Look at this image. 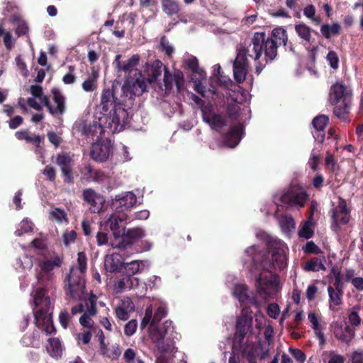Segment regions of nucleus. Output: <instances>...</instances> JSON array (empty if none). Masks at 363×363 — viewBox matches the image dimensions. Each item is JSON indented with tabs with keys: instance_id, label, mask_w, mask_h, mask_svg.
<instances>
[{
	"instance_id": "obj_1",
	"label": "nucleus",
	"mask_w": 363,
	"mask_h": 363,
	"mask_svg": "<svg viewBox=\"0 0 363 363\" xmlns=\"http://www.w3.org/2000/svg\"><path fill=\"white\" fill-rule=\"evenodd\" d=\"M28 252L40 256L37 259L35 269L38 284L33 295L35 305L33 311L35 325L42 332L49 335L55 331V328L50 312V300L46 294L45 286L52 281L55 270L60 268L63 259L56 253L49 252L46 240L42 237L32 240L28 247Z\"/></svg>"
},
{
	"instance_id": "obj_2",
	"label": "nucleus",
	"mask_w": 363,
	"mask_h": 363,
	"mask_svg": "<svg viewBox=\"0 0 363 363\" xmlns=\"http://www.w3.org/2000/svg\"><path fill=\"white\" fill-rule=\"evenodd\" d=\"M128 121L127 111L116 104L113 92L107 89L103 90L101 103L97 107L95 119L92 123H83L79 130L87 138L98 139L106 131L111 133L123 130Z\"/></svg>"
},
{
	"instance_id": "obj_3",
	"label": "nucleus",
	"mask_w": 363,
	"mask_h": 363,
	"mask_svg": "<svg viewBox=\"0 0 363 363\" xmlns=\"http://www.w3.org/2000/svg\"><path fill=\"white\" fill-rule=\"evenodd\" d=\"M262 236L267 242L270 250V259L266 257L264 252L257 251L256 247L253 245L247 248L245 252L247 257V259L245 260V264H247V262H251V264L255 265L258 271L260 269L269 270L273 268L281 270L286 268L287 266L286 244L277 238L267 235L264 233H262Z\"/></svg>"
},
{
	"instance_id": "obj_4",
	"label": "nucleus",
	"mask_w": 363,
	"mask_h": 363,
	"mask_svg": "<svg viewBox=\"0 0 363 363\" xmlns=\"http://www.w3.org/2000/svg\"><path fill=\"white\" fill-rule=\"evenodd\" d=\"M244 309L242 315L238 319L236 333L233 342V349L242 352L249 363H257L258 360L265 359L271 349L268 344L259 341L257 343L245 341V335L252 327V316L247 314Z\"/></svg>"
},
{
	"instance_id": "obj_5",
	"label": "nucleus",
	"mask_w": 363,
	"mask_h": 363,
	"mask_svg": "<svg viewBox=\"0 0 363 363\" xmlns=\"http://www.w3.org/2000/svg\"><path fill=\"white\" fill-rule=\"evenodd\" d=\"M149 325L150 337L156 343L158 351L156 363H169L167 359L173 356L176 350L172 340V333L174 331L172 323L166 320L160 328L153 322H150Z\"/></svg>"
},
{
	"instance_id": "obj_6",
	"label": "nucleus",
	"mask_w": 363,
	"mask_h": 363,
	"mask_svg": "<svg viewBox=\"0 0 363 363\" xmlns=\"http://www.w3.org/2000/svg\"><path fill=\"white\" fill-rule=\"evenodd\" d=\"M86 256L83 252L78 253L77 264L73 266L67 279L65 291L74 300L88 301L85 291L84 274L86 271Z\"/></svg>"
},
{
	"instance_id": "obj_7",
	"label": "nucleus",
	"mask_w": 363,
	"mask_h": 363,
	"mask_svg": "<svg viewBox=\"0 0 363 363\" xmlns=\"http://www.w3.org/2000/svg\"><path fill=\"white\" fill-rule=\"evenodd\" d=\"M264 43V33H255L252 43L247 47L240 48L237 56L250 63V60L255 62L256 73L259 74L267 63V59L259 60Z\"/></svg>"
},
{
	"instance_id": "obj_8",
	"label": "nucleus",
	"mask_w": 363,
	"mask_h": 363,
	"mask_svg": "<svg viewBox=\"0 0 363 363\" xmlns=\"http://www.w3.org/2000/svg\"><path fill=\"white\" fill-rule=\"evenodd\" d=\"M30 92L34 96L38 97V100L48 108L52 116H62L65 112V97L58 89L53 88L51 91L53 104L49 102L40 86H30Z\"/></svg>"
},
{
	"instance_id": "obj_9",
	"label": "nucleus",
	"mask_w": 363,
	"mask_h": 363,
	"mask_svg": "<svg viewBox=\"0 0 363 363\" xmlns=\"http://www.w3.org/2000/svg\"><path fill=\"white\" fill-rule=\"evenodd\" d=\"M252 265V268L250 270L256 276V287L259 294L264 298L274 296L279 289L278 277L270 272L269 270L260 269L258 271L256 269L255 265Z\"/></svg>"
},
{
	"instance_id": "obj_10",
	"label": "nucleus",
	"mask_w": 363,
	"mask_h": 363,
	"mask_svg": "<svg viewBox=\"0 0 363 363\" xmlns=\"http://www.w3.org/2000/svg\"><path fill=\"white\" fill-rule=\"evenodd\" d=\"M308 195L303 188L298 185L290 186L283 193H279L274 196V202L278 205V202L291 207L301 208L304 206Z\"/></svg>"
},
{
	"instance_id": "obj_11",
	"label": "nucleus",
	"mask_w": 363,
	"mask_h": 363,
	"mask_svg": "<svg viewBox=\"0 0 363 363\" xmlns=\"http://www.w3.org/2000/svg\"><path fill=\"white\" fill-rule=\"evenodd\" d=\"M125 220V215L121 216L116 213L110 214L103 218L100 221V230L96 235L98 245H102L108 243V235L105 231L108 229L112 231L115 238L114 242H117L118 238L121 236V234L119 223H123Z\"/></svg>"
},
{
	"instance_id": "obj_12",
	"label": "nucleus",
	"mask_w": 363,
	"mask_h": 363,
	"mask_svg": "<svg viewBox=\"0 0 363 363\" xmlns=\"http://www.w3.org/2000/svg\"><path fill=\"white\" fill-rule=\"evenodd\" d=\"M72 315L82 313L79 318V323L84 328H91L94 325L93 317L97 313L96 297L92 296L84 303H80L71 309Z\"/></svg>"
},
{
	"instance_id": "obj_13",
	"label": "nucleus",
	"mask_w": 363,
	"mask_h": 363,
	"mask_svg": "<svg viewBox=\"0 0 363 363\" xmlns=\"http://www.w3.org/2000/svg\"><path fill=\"white\" fill-rule=\"evenodd\" d=\"M232 294L236 299H238L240 305L243 307L242 312L244 309H246L247 311V314L248 315H251L252 316V313L249 312L247 307V305L255 306L257 308L259 307V303L255 297L251 295L248 287L243 283H236L232 289ZM242 315V313H241L240 317Z\"/></svg>"
},
{
	"instance_id": "obj_14",
	"label": "nucleus",
	"mask_w": 363,
	"mask_h": 363,
	"mask_svg": "<svg viewBox=\"0 0 363 363\" xmlns=\"http://www.w3.org/2000/svg\"><path fill=\"white\" fill-rule=\"evenodd\" d=\"M135 74L138 75L135 78H127L122 86L123 95L129 99L141 95L147 87V82L141 77L140 73L135 71Z\"/></svg>"
},
{
	"instance_id": "obj_15",
	"label": "nucleus",
	"mask_w": 363,
	"mask_h": 363,
	"mask_svg": "<svg viewBox=\"0 0 363 363\" xmlns=\"http://www.w3.org/2000/svg\"><path fill=\"white\" fill-rule=\"evenodd\" d=\"M121 223H119L120 228L121 230V236L118 238L117 242H112L111 245L113 247H118L121 249H125L128 246L133 244L138 240L143 238L145 235L143 229L140 228H135L128 229L125 233L124 232V228Z\"/></svg>"
},
{
	"instance_id": "obj_16",
	"label": "nucleus",
	"mask_w": 363,
	"mask_h": 363,
	"mask_svg": "<svg viewBox=\"0 0 363 363\" xmlns=\"http://www.w3.org/2000/svg\"><path fill=\"white\" fill-rule=\"evenodd\" d=\"M136 196L130 191L124 192L121 194L116 196L115 199L112 201V208L115 210V213L113 214H117L118 216H126V220L128 216L125 213H121L131 208L136 203Z\"/></svg>"
},
{
	"instance_id": "obj_17",
	"label": "nucleus",
	"mask_w": 363,
	"mask_h": 363,
	"mask_svg": "<svg viewBox=\"0 0 363 363\" xmlns=\"http://www.w3.org/2000/svg\"><path fill=\"white\" fill-rule=\"evenodd\" d=\"M333 224V229L337 230L338 225L347 224L350 219V209L347 206L346 201L339 198L337 205L333 208L332 215Z\"/></svg>"
},
{
	"instance_id": "obj_18",
	"label": "nucleus",
	"mask_w": 363,
	"mask_h": 363,
	"mask_svg": "<svg viewBox=\"0 0 363 363\" xmlns=\"http://www.w3.org/2000/svg\"><path fill=\"white\" fill-rule=\"evenodd\" d=\"M112 150L111 141L104 140L92 145L90 155L94 160L104 162L108 160L110 157H113Z\"/></svg>"
},
{
	"instance_id": "obj_19",
	"label": "nucleus",
	"mask_w": 363,
	"mask_h": 363,
	"mask_svg": "<svg viewBox=\"0 0 363 363\" xmlns=\"http://www.w3.org/2000/svg\"><path fill=\"white\" fill-rule=\"evenodd\" d=\"M113 289L116 293H123L130 290H136L142 293L145 287L138 277L126 275L114 281Z\"/></svg>"
},
{
	"instance_id": "obj_20",
	"label": "nucleus",
	"mask_w": 363,
	"mask_h": 363,
	"mask_svg": "<svg viewBox=\"0 0 363 363\" xmlns=\"http://www.w3.org/2000/svg\"><path fill=\"white\" fill-rule=\"evenodd\" d=\"M351 91L342 83L337 82L330 90V101L333 104H350Z\"/></svg>"
},
{
	"instance_id": "obj_21",
	"label": "nucleus",
	"mask_w": 363,
	"mask_h": 363,
	"mask_svg": "<svg viewBox=\"0 0 363 363\" xmlns=\"http://www.w3.org/2000/svg\"><path fill=\"white\" fill-rule=\"evenodd\" d=\"M202 116L203 121L213 129L219 130L225 124L224 118L217 113L216 108L211 104L202 107Z\"/></svg>"
},
{
	"instance_id": "obj_22",
	"label": "nucleus",
	"mask_w": 363,
	"mask_h": 363,
	"mask_svg": "<svg viewBox=\"0 0 363 363\" xmlns=\"http://www.w3.org/2000/svg\"><path fill=\"white\" fill-rule=\"evenodd\" d=\"M84 201L89 206L90 211L93 213H99L103 208L105 199L101 194L96 193L91 189H87L83 192Z\"/></svg>"
},
{
	"instance_id": "obj_23",
	"label": "nucleus",
	"mask_w": 363,
	"mask_h": 363,
	"mask_svg": "<svg viewBox=\"0 0 363 363\" xmlns=\"http://www.w3.org/2000/svg\"><path fill=\"white\" fill-rule=\"evenodd\" d=\"M167 314V308L164 305L160 306L154 316L152 317V307L150 306L147 307L145 313V315L141 322V328H145L150 322L153 323H157L162 318Z\"/></svg>"
},
{
	"instance_id": "obj_24",
	"label": "nucleus",
	"mask_w": 363,
	"mask_h": 363,
	"mask_svg": "<svg viewBox=\"0 0 363 363\" xmlns=\"http://www.w3.org/2000/svg\"><path fill=\"white\" fill-rule=\"evenodd\" d=\"M135 310V304L132 300L125 297L122 299L119 304L115 308L116 317L121 320H126L129 318L130 314Z\"/></svg>"
},
{
	"instance_id": "obj_25",
	"label": "nucleus",
	"mask_w": 363,
	"mask_h": 363,
	"mask_svg": "<svg viewBox=\"0 0 363 363\" xmlns=\"http://www.w3.org/2000/svg\"><path fill=\"white\" fill-rule=\"evenodd\" d=\"M123 259L118 253L108 255L104 259V267L107 272H119L123 267Z\"/></svg>"
},
{
	"instance_id": "obj_26",
	"label": "nucleus",
	"mask_w": 363,
	"mask_h": 363,
	"mask_svg": "<svg viewBox=\"0 0 363 363\" xmlns=\"http://www.w3.org/2000/svg\"><path fill=\"white\" fill-rule=\"evenodd\" d=\"M71 157L67 154L58 155L56 158V163L61 167L65 181L67 183L73 182L71 174Z\"/></svg>"
},
{
	"instance_id": "obj_27",
	"label": "nucleus",
	"mask_w": 363,
	"mask_h": 363,
	"mask_svg": "<svg viewBox=\"0 0 363 363\" xmlns=\"http://www.w3.org/2000/svg\"><path fill=\"white\" fill-rule=\"evenodd\" d=\"M243 135V125L238 124L235 125L225 138L226 146L233 148L240 143Z\"/></svg>"
},
{
	"instance_id": "obj_28",
	"label": "nucleus",
	"mask_w": 363,
	"mask_h": 363,
	"mask_svg": "<svg viewBox=\"0 0 363 363\" xmlns=\"http://www.w3.org/2000/svg\"><path fill=\"white\" fill-rule=\"evenodd\" d=\"M249 62L237 56L233 64V74L235 79L238 82H242L245 79Z\"/></svg>"
},
{
	"instance_id": "obj_29",
	"label": "nucleus",
	"mask_w": 363,
	"mask_h": 363,
	"mask_svg": "<svg viewBox=\"0 0 363 363\" xmlns=\"http://www.w3.org/2000/svg\"><path fill=\"white\" fill-rule=\"evenodd\" d=\"M308 319L311 324L315 336L319 340L320 346L323 347L325 345V339L323 332V327L319 321L318 315L314 312H311L308 315Z\"/></svg>"
},
{
	"instance_id": "obj_30",
	"label": "nucleus",
	"mask_w": 363,
	"mask_h": 363,
	"mask_svg": "<svg viewBox=\"0 0 363 363\" xmlns=\"http://www.w3.org/2000/svg\"><path fill=\"white\" fill-rule=\"evenodd\" d=\"M12 22L16 37L26 36L29 39L30 28L28 23L24 19L16 16L13 17Z\"/></svg>"
},
{
	"instance_id": "obj_31",
	"label": "nucleus",
	"mask_w": 363,
	"mask_h": 363,
	"mask_svg": "<svg viewBox=\"0 0 363 363\" xmlns=\"http://www.w3.org/2000/svg\"><path fill=\"white\" fill-rule=\"evenodd\" d=\"M334 334L338 340L347 343L354 338L355 331L350 326L343 328L342 325H337L334 329Z\"/></svg>"
},
{
	"instance_id": "obj_32",
	"label": "nucleus",
	"mask_w": 363,
	"mask_h": 363,
	"mask_svg": "<svg viewBox=\"0 0 363 363\" xmlns=\"http://www.w3.org/2000/svg\"><path fill=\"white\" fill-rule=\"evenodd\" d=\"M120 58V55H116L113 64L118 71L123 72L131 71L138 64L140 60V57L138 55H134L121 65Z\"/></svg>"
},
{
	"instance_id": "obj_33",
	"label": "nucleus",
	"mask_w": 363,
	"mask_h": 363,
	"mask_svg": "<svg viewBox=\"0 0 363 363\" xmlns=\"http://www.w3.org/2000/svg\"><path fill=\"white\" fill-rule=\"evenodd\" d=\"M150 263L147 261H132L130 262L123 264V268L128 276L134 277L138 272H141L144 267H149Z\"/></svg>"
},
{
	"instance_id": "obj_34",
	"label": "nucleus",
	"mask_w": 363,
	"mask_h": 363,
	"mask_svg": "<svg viewBox=\"0 0 363 363\" xmlns=\"http://www.w3.org/2000/svg\"><path fill=\"white\" fill-rule=\"evenodd\" d=\"M295 32L304 45L310 44L312 38L311 28L307 25L300 23L294 26Z\"/></svg>"
},
{
	"instance_id": "obj_35",
	"label": "nucleus",
	"mask_w": 363,
	"mask_h": 363,
	"mask_svg": "<svg viewBox=\"0 0 363 363\" xmlns=\"http://www.w3.org/2000/svg\"><path fill=\"white\" fill-rule=\"evenodd\" d=\"M48 352L53 357H61L63 352V346L58 338H49L46 345Z\"/></svg>"
},
{
	"instance_id": "obj_36",
	"label": "nucleus",
	"mask_w": 363,
	"mask_h": 363,
	"mask_svg": "<svg viewBox=\"0 0 363 363\" xmlns=\"http://www.w3.org/2000/svg\"><path fill=\"white\" fill-rule=\"evenodd\" d=\"M269 39L273 40L277 45H286L288 41L286 30L281 27L275 28L272 31L271 38Z\"/></svg>"
},
{
	"instance_id": "obj_37",
	"label": "nucleus",
	"mask_w": 363,
	"mask_h": 363,
	"mask_svg": "<svg viewBox=\"0 0 363 363\" xmlns=\"http://www.w3.org/2000/svg\"><path fill=\"white\" fill-rule=\"evenodd\" d=\"M328 292L330 300V308L333 309V306H339L342 303V288H336L329 286Z\"/></svg>"
},
{
	"instance_id": "obj_38",
	"label": "nucleus",
	"mask_w": 363,
	"mask_h": 363,
	"mask_svg": "<svg viewBox=\"0 0 363 363\" xmlns=\"http://www.w3.org/2000/svg\"><path fill=\"white\" fill-rule=\"evenodd\" d=\"M279 225L284 233L289 235L295 229V222L291 216H283L278 218Z\"/></svg>"
},
{
	"instance_id": "obj_39",
	"label": "nucleus",
	"mask_w": 363,
	"mask_h": 363,
	"mask_svg": "<svg viewBox=\"0 0 363 363\" xmlns=\"http://www.w3.org/2000/svg\"><path fill=\"white\" fill-rule=\"evenodd\" d=\"M313 215L308 219L303 222L298 230V236L302 238L308 239L313 235Z\"/></svg>"
},
{
	"instance_id": "obj_40",
	"label": "nucleus",
	"mask_w": 363,
	"mask_h": 363,
	"mask_svg": "<svg viewBox=\"0 0 363 363\" xmlns=\"http://www.w3.org/2000/svg\"><path fill=\"white\" fill-rule=\"evenodd\" d=\"M49 219L59 224L68 223L67 213L60 208H54L49 211Z\"/></svg>"
},
{
	"instance_id": "obj_41",
	"label": "nucleus",
	"mask_w": 363,
	"mask_h": 363,
	"mask_svg": "<svg viewBox=\"0 0 363 363\" xmlns=\"http://www.w3.org/2000/svg\"><path fill=\"white\" fill-rule=\"evenodd\" d=\"M324 257L323 259L319 257H313L306 262L303 266V269L306 272H319L325 270V267L323 264Z\"/></svg>"
},
{
	"instance_id": "obj_42",
	"label": "nucleus",
	"mask_w": 363,
	"mask_h": 363,
	"mask_svg": "<svg viewBox=\"0 0 363 363\" xmlns=\"http://www.w3.org/2000/svg\"><path fill=\"white\" fill-rule=\"evenodd\" d=\"M99 73L97 71H92L88 78L82 83V86L84 91L91 92L96 89L98 84Z\"/></svg>"
},
{
	"instance_id": "obj_43",
	"label": "nucleus",
	"mask_w": 363,
	"mask_h": 363,
	"mask_svg": "<svg viewBox=\"0 0 363 363\" xmlns=\"http://www.w3.org/2000/svg\"><path fill=\"white\" fill-rule=\"evenodd\" d=\"M277 47L278 45L273 40L264 39L263 48H264L265 58L269 60H274L277 55Z\"/></svg>"
},
{
	"instance_id": "obj_44",
	"label": "nucleus",
	"mask_w": 363,
	"mask_h": 363,
	"mask_svg": "<svg viewBox=\"0 0 363 363\" xmlns=\"http://www.w3.org/2000/svg\"><path fill=\"white\" fill-rule=\"evenodd\" d=\"M340 30V26L337 23L332 25L323 24L320 27V32L322 35L327 39L339 34Z\"/></svg>"
},
{
	"instance_id": "obj_45",
	"label": "nucleus",
	"mask_w": 363,
	"mask_h": 363,
	"mask_svg": "<svg viewBox=\"0 0 363 363\" xmlns=\"http://www.w3.org/2000/svg\"><path fill=\"white\" fill-rule=\"evenodd\" d=\"M33 230V223L28 218H24L17 226L15 231L16 236H22L23 234L32 232Z\"/></svg>"
},
{
	"instance_id": "obj_46",
	"label": "nucleus",
	"mask_w": 363,
	"mask_h": 363,
	"mask_svg": "<svg viewBox=\"0 0 363 363\" xmlns=\"http://www.w3.org/2000/svg\"><path fill=\"white\" fill-rule=\"evenodd\" d=\"M163 11L168 15L177 13L179 7L176 0H162Z\"/></svg>"
},
{
	"instance_id": "obj_47",
	"label": "nucleus",
	"mask_w": 363,
	"mask_h": 363,
	"mask_svg": "<svg viewBox=\"0 0 363 363\" xmlns=\"http://www.w3.org/2000/svg\"><path fill=\"white\" fill-rule=\"evenodd\" d=\"M164 69L165 70L162 63L160 61H156L154 62L151 69L150 70L151 73V77L148 79L147 82L151 83L153 81L157 80V78L161 76Z\"/></svg>"
},
{
	"instance_id": "obj_48",
	"label": "nucleus",
	"mask_w": 363,
	"mask_h": 363,
	"mask_svg": "<svg viewBox=\"0 0 363 363\" xmlns=\"http://www.w3.org/2000/svg\"><path fill=\"white\" fill-rule=\"evenodd\" d=\"M303 15L315 25H319L320 23V18L315 16V9L313 5H308L306 6L303 9Z\"/></svg>"
},
{
	"instance_id": "obj_49",
	"label": "nucleus",
	"mask_w": 363,
	"mask_h": 363,
	"mask_svg": "<svg viewBox=\"0 0 363 363\" xmlns=\"http://www.w3.org/2000/svg\"><path fill=\"white\" fill-rule=\"evenodd\" d=\"M130 159L128 147L125 145L120 146L117 150L116 160L118 162H125L130 160Z\"/></svg>"
},
{
	"instance_id": "obj_50",
	"label": "nucleus",
	"mask_w": 363,
	"mask_h": 363,
	"mask_svg": "<svg viewBox=\"0 0 363 363\" xmlns=\"http://www.w3.org/2000/svg\"><path fill=\"white\" fill-rule=\"evenodd\" d=\"M33 265V262L31 257L25 255L22 258H19L16 264V269L26 270L30 269Z\"/></svg>"
},
{
	"instance_id": "obj_51",
	"label": "nucleus",
	"mask_w": 363,
	"mask_h": 363,
	"mask_svg": "<svg viewBox=\"0 0 363 363\" xmlns=\"http://www.w3.org/2000/svg\"><path fill=\"white\" fill-rule=\"evenodd\" d=\"M359 306L353 307L348 314L349 322L352 325L357 326L361 323V318L359 315Z\"/></svg>"
},
{
	"instance_id": "obj_52",
	"label": "nucleus",
	"mask_w": 363,
	"mask_h": 363,
	"mask_svg": "<svg viewBox=\"0 0 363 363\" xmlns=\"http://www.w3.org/2000/svg\"><path fill=\"white\" fill-rule=\"evenodd\" d=\"M101 352L104 355H106L111 359H116L121 354V350L118 345H113L108 348L107 346L101 348Z\"/></svg>"
},
{
	"instance_id": "obj_53",
	"label": "nucleus",
	"mask_w": 363,
	"mask_h": 363,
	"mask_svg": "<svg viewBox=\"0 0 363 363\" xmlns=\"http://www.w3.org/2000/svg\"><path fill=\"white\" fill-rule=\"evenodd\" d=\"M185 65L186 67L193 72L199 73L201 75L200 72H202L199 67V61L196 57L194 56H188L184 60Z\"/></svg>"
},
{
	"instance_id": "obj_54",
	"label": "nucleus",
	"mask_w": 363,
	"mask_h": 363,
	"mask_svg": "<svg viewBox=\"0 0 363 363\" xmlns=\"http://www.w3.org/2000/svg\"><path fill=\"white\" fill-rule=\"evenodd\" d=\"M4 35V43L6 48L9 50L13 49L15 46L16 38L13 36L10 31H5L2 34Z\"/></svg>"
},
{
	"instance_id": "obj_55",
	"label": "nucleus",
	"mask_w": 363,
	"mask_h": 363,
	"mask_svg": "<svg viewBox=\"0 0 363 363\" xmlns=\"http://www.w3.org/2000/svg\"><path fill=\"white\" fill-rule=\"evenodd\" d=\"M161 279L158 276L153 275L150 277L146 283L142 284L145 287L144 291L141 294H145L147 289L149 287L150 289L158 287L160 284Z\"/></svg>"
},
{
	"instance_id": "obj_56",
	"label": "nucleus",
	"mask_w": 363,
	"mask_h": 363,
	"mask_svg": "<svg viewBox=\"0 0 363 363\" xmlns=\"http://www.w3.org/2000/svg\"><path fill=\"white\" fill-rule=\"evenodd\" d=\"M328 118L324 115L315 117L313 120V125L317 130H323L328 123Z\"/></svg>"
},
{
	"instance_id": "obj_57",
	"label": "nucleus",
	"mask_w": 363,
	"mask_h": 363,
	"mask_svg": "<svg viewBox=\"0 0 363 363\" xmlns=\"http://www.w3.org/2000/svg\"><path fill=\"white\" fill-rule=\"evenodd\" d=\"M326 60L331 68H333V69H337L338 68L339 57L335 51H329L326 56Z\"/></svg>"
},
{
	"instance_id": "obj_58",
	"label": "nucleus",
	"mask_w": 363,
	"mask_h": 363,
	"mask_svg": "<svg viewBox=\"0 0 363 363\" xmlns=\"http://www.w3.org/2000/svg\"><path fill=\"white\" fill-rule=\"evenodd\" d=\"M335 105L336 106L334 108V113L335 116L340 118H345L349 111V104L339 103Z\"/></svg>"
},
{
	"instance_id": "obj_59",
	"label": "nucleus",
	"mask_w": 363,
	"mask_h": 363,
	"mask_svg": "<svg viewBox=\"0 0 363 363\" xmlns=\"http://www.w3.org/2000/svg\"><path fill=\"white\" fill-rule=\"evenodd\" d=\"M257 309H259V308ZM255 327L258 330L259 333L261 329L266 325V317L259 310L255 314Z\"/></svg>"
},
{
	"instance_id": "obj_60",
	"label": "nucleus",
	"mask_w": 363,
	"mask_h": 363,
	"mask_svg": "<svg viewBox=\"0 0 363 363\" xmlns=\"http://www.w3.org/2000/svg\"><path fill=\"white\" fill-rule=\"evenodd\" d=\"M77 237V233L74 230H67L63 233L62 238L65 245L68 246L73 243Z\"/></svg>"
},
{
	"instance_id": "obj_61",
	"label": "nucleus",
	"mask_w": 363,
	"mask_h": 363,
	"mask_svg": "<svg viewBox=\"0 0 363 363\" xmlns=\"http://www.w3.org/2000/svg\"><path fill=\"white\" fill-rule=\"evenodd\" d=\"M264 336L265 341L263 342L264 344H268L269 347L273 345V337H274V329L272 326L267 325L264 328Z\"/></svg>"
},
{
	"instance_id": "obj_62",
	"label": "nucleus",
	"mask_w": 363,
	"mask_h": 363,
	"mask_svg": "<svg viewBox=\"0 0 363 363\" xmlns=\"http://www.w3.org/2000/svg\"><path fill=\"white\" fill-rule=\"evenodd\" d=\"M325 164L327 167L330 168L333 172H336L339 169V167L335 157L329 152L327 153L325 157Z\"/></svg>"
},
{
	"instance_id": "obj_63",
	"label": "nucleus",
	"mask_w": 363,
	"mask_h": 363,
	"mask_svg": "<svg viewBox=\"0 0 363 363\" xmlns=\"http://www.w3.org/2000/svg\"><path fill=\"white\" fill-rule=\"evenodd\" d=\"M15 61L18 69L20 71L21 74L23 77H27L28 75V70L27 69L26 64L22 59V57L20 55H18L16 57Z\"/></svg>"
},
{
	"instance_id": "obj_64",
	"label": "nucleus",
	"mask_w": 363,
	"mask_h": 363,
	"mask_svg": "<svg viewBox=\"0 0 363 363\" xmlns=\"http://www.w3.org/2000/svg\"><path fill=\"white\" fill-rule=\"evenodd\" d=\"M325 354H328L330 359L328 360V363H344L345 357L339 354H337L334 351L325 352Z\"/></svg>"
}]
</instances>
